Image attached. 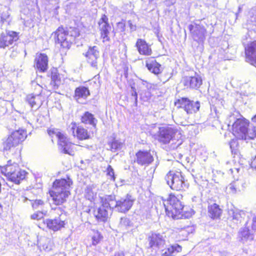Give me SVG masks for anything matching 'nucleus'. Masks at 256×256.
Here are the masks:
<instances>
[{"label": "nucleus", "mask_w": 256, "mask_h": 256, "mask_svg": "<svg viewBox=\"0 0 256 256\" xmlns=\"http://www.w3.org/2000/svg\"><path fill=\"white\" fill-rule=\"evenodd\" d=\"M238 236L241 241L244 243L248 240H252L254 239L253 234L250 232L248 228L244 227L240 229Z\"/></svg>", "instance_id": "33"}, {"label": "nucleus", "mask_w": 256, "mask_h": 256, "mask_svg": "<svg viewBox=\"0 0 256 256\" xmlns=\"http://www.w3.org/2000/svg\"><path fill=\"white\" fill-rule=\"evenodd\" d=\"M70 132L74 136L80 140L88 139L90 136L88 130L80 126H77L75 122H72L69 126Z\"/></svg>", "instance_id": "16"}, {"label": "nucleus", "mask_w": 256, "mask_h": 256, "mask_svg": "<svg viewBox=\"0 0 256 256\" xmlns=\"http://www.w3.org/2000/svg\"><path fill=\"white\" fill-rule=\"evenodd\" d=\"M26 100L32 108H38L42 104L41 96L40 94H28L26 96Z\"/></svg>", "instance_id": "27"}, {"label": "nucleus", "mask_w": 256, "mask_h": 256, "mask_svg": "<svg viewBox=\"0 0 256 256\" xmlns=\"http://www.w3.org/2000/svg\"><path fill=\"white\" fill-rule=\"evenodd\" d=\"M166 214L173 219H181L188 217L183 214L184 204L178 197L170 194L166 200L163 202Z\"/></svg>", "instance_id": "2"}, {"label": "nucleus", "mask_w": 256, "mask_h": 256, "mask_svg": "<svg viewBox=\"0 0 256 256\" xmlns=\"http://www.w3.org/2000/svg\"><path fill=\"white\" fill-rule=\"evenodd\" d=\"M44 240L46 242H50V240L48 238H44Z\"/></svg>", "instance_id": "57"}, {"label": "nucleus", "mask_w": 256, "mask_h": 256, "mask_svg": "<svg viewBox=\"0 0 256 256\" xmlns=\"http://www.w3.org/2000/svg\"><path fill=\"white\" fill-rule=\"evenodd\" d=\"M182 83L187 88L197 89L202 85V80L198 75H195L193 76H186L183 79Z\"/></svg>", "instance_id": "19"}, {"label": "nucleus", "mask_w": 256, "mask_h": 256, "mask_svg": "<svg viewBox=\"0 0 256 256\" xmlns=\"http://www.w3.org/2000/svg\"><path fill=\"white\" fill-rule=\"evenodd\" d=\"M54 210H56L57 212L60 211L62 212V211H63V210L60 207H58L57 208H56Z\"/></svg>", "instance_id": "53"}, {"label": "nucleus", "mask_w": 256, "mask_h": 256, "mask_svg": "<svg viewBox=\"0 0 256 256\" xmlns=\"http://www.w3.org/2000/svg\"><path fill=\"white\" fill-rule=\"evenodd\" d=\"M85 56L88 62L92 67L98 68L97 60L99 58V52L96 46H90L85 54Z\"/></svg>", "instance_id": "17"}, {"label": "nucleus", "mask_w": 256, "mask_h": 256, "mask_svg": "<svg viewBox=\"0 0 256 256\" xmlns=\"http://www.w3.org/2000/svg\"><path fill=\"white\" fill-rule=\"evenodd\" d=\"M153 156L150 151L139 150L136 154L134 162L141 166H148L154 161Z\"/></svg>", "instance_id": "14"}, {"label": "nucleus", "mask_w": 256, "mask_h": 256, "mask_svg": "<svg viewBox=\"0 0 256 256\" xmlns=\"http://www.w3.org/2000/svg\"><path fill=\"white\" fill-rule=\"evenodd\" d=\"M230 215H232V220H233V222L236 224H238L242 222V216L240 212L231 210L230 212Z\"/></svg>", "instance_id": "37"}, {"label": "nucleus", "mask_w": 256, "mask_h": 256, "mask_svg": "<svg viewBox=\"0 0 256 256\" xmlns=\"http://www.w3.org/2000/svg\"><path fill=\"white\" fill-rule=\"evenodd\" d=\"M78 36L77 31L74 30L72 28L66 30L62 26H60L54 32V38L56 43L60 44L63 48L68 49L74 38Z\"/></svg>", "instance_id": "4"}, {"label": "nucleus", "mask_w": 256, "mask_h": 256, "mask_svg": "<svg viewBox=\"0 0 256 256\" xmlns=\"http://www.w3.org/2000/svg\"><path fill=\"white\" fill-rule=\"evenodd\" d=\"M9 15L6 14H2L0 16V25L2 26V24L6 20V18L8 17Z\"/></svg>", "instance_id": "46"}, {"label": "nucleus", "mask_w": 256, "mask_h": 256, "mask_svg": "<svg viewBox=\"0 0 256 256\" xmlns=\"http://www.w3.org/2000/svg\"><path fill=\"white\" fill-rule=\"evenodd\" d=\"M251 166L252 168H254L256 170V156L254 157V160L252 161Z\"/></svg>", "instance_id": "49"}, {"label": "nucleus", "mask_w": 256, "mask_h": 256, "mask_svg": "<svg viewBox=\"0 0 256 256\" xmlns=\"http://www.w3.org/2000/svg\"><path fill=\"white\" fill-rule=\"evenodd\" d=\"M126 30V23L124 21L122 20L116 24V30L118 32H124H124Z\"/></svg>", "instance_id": "41"}, {"label": "nucleus", "mask_w": 256, "mask_h": 256, "mask_svg": "<svg viewBox=\"0 0 256 256\" xmlns=\"http://www.w3.org/2000/svg\"><path fill=\"white\" fill-rule=\"evenodd\" d=\"M136 46L140 54L150 56L152 54V50L150 46L143 39L138 38L136 44Z\"/></svg>", "instance_id": "23"}, {"label": "nucleus", "mask_w": 256, "mask_h": 256, "mask_svg": "<svg viewBox=\"0 0 256 256\" xmlns=\"http://www.w3.org/2000/svg\"><path fill=\"white\" fill-rule=\"evenodd\" d=\"M133 223L129 218L124 216L120 218L119 223V227L125 229L132 226Z\"/></svg>", "instance_id": "36"}, {"label": "nucleus", "mask_w": 256, "mask_h": 256, "mask_svg": "<svg viewBox=\"0 0 256 256\" xmlns=\"http://www.w3.org/2000/svg\"><path fill=\"white\" fill-rule=\"evenodd\" d=\"M94 195L92 188L90 186H87L85 190V196L86 198L92 201L94 199Z\"/></svg>", "instance_id": "39"}, {"label": "nucleus", "mask_w": 256, "mask_h": 256, "mask_svg": "<svg viewBox=\"0 0 256 256\" xmlns=\"http://www.w3.org/2000/svg\"><path fill=\"white\" fill-rule=\"evenodd\" d=\"M81 121L84 124L91 125L94 128L98 122V120L94 117V115L88 112H86L82 116Z\"/></svg>", "instance_id": "30"}, {"label": "nucleus", "mask_w": 256, "mask_h": 256, "mask_svg": "<svg viewBox=\"0 0 256 256\" xmlns=\"http://www.w3.org/2000/svg\"><path fill=\"white\" fill-rule=\"evenodd\" d=\"M245 52L246 61L252 65L256 64V40L248 45Z\"/></svg>", "instance_id": "18"}, {"label": "nucleus", "mask_w": 256, "mask_h": 256, "mask_svg": "<svg viewBox=\"0 0 256 256\" xmlns=\"http://www.w3.org/2000/svg\"><path fill=\"white\" fill-rule=\"evenodd\" d=\"M238 138L232 139L229 142L230 148L232 154L236 155L238 154L239 144L238 142Z\"/></svg>", "instance_id": "35"}, {"label": "nucleus", "mask_w": 256, "mask_h": 256, "mask_svg": "<svg viewBox=\"0 0 256 256\" xmlns=\"http://www.w3.org/2000/svg\"><path fill=\"white\" fill-rule=\"evenodd\" d=\"M106 174L110 176V178L111 180L114 181L116 180V177L114 176V172L113 168L110 165H108L106 168Z\"/></svg>", "instance_id": "42"}, {"label": "nucleus", "mask_w": 256, "mask_h": 256, "mask_svg": "<svg viewBox=\"0 0 256 256\" xmlns=\"http://www.w3.org/2000/svg\"><path fill=\"white\" fill-rule=\"evenodd\" d=\"M178 108H183L188 114H192L197 112L200 108V102L194 101L188 98L182 97L176 100L174 102Z\"/></svg>", "instance_id": "9"}, {"label": "nucleus", "mask_w": 256, "mask_h": 256, "mask_svg": "<svg viewBox=\"0 0 256 256\" xmlns=\"http://www.w3.org/2000/svg\"><path fill=\"white\" fill-rule=\"evenodd\" d=\"M149 86L150 88L152 87L151 84L147 83L146 87L148 89ZM140 95L141 98L144 101H147L151 96L150 92L148 90H142L140 93Z\"/></svg>", "instance_id": "38"}, {"label": "nucleus", "mask_w": 256, "mask_h": 256, "mask_svg": "<svg viewBox=\"0 0 256 256\" xmlns=\"http://www.w3.org/2000/svg\"><path fill=\"white\" fill-rule=\"evenodd\" d=\"M128 24L130 28V32H133L136 30V24H133L132 22L130 20L128 21Z\"/></svg>", "instance_id": "45"}, {"label": "nucleus", "mask_w": 256, "mask_h": 256, "mask_svg": "<svg viewBox=\"0 0 256 256\" xmlns=\"http://www.w3.org/2000/svg\"><path fill=\"white\" fill-rule=\"evenodd\" d=\"M54 219H46L44 221V224H46L47 227L54 231H57L61 228L64 227L65 224L64 221L61 220L60 216Z\"/></svg>", "instance_id": "20"}, {"label": "nucleus", "mask_w": 256, "mask_h": 256, "mask_svg": "<svg viewBox=\"0 0 256 256\" xmlns=\"http://www.w3.org/2000/svg\"><path fill=\"white\" fill-rule=\"evenodd\" d=\"M178 130L176 128L168 125L159 127L156 139L162 144H168L174 138Z\"/></svg>", "instance_id": "8"}, {"label": "nucleus", "mask_w": 256, "mask_h": 256, "mask_svg": "<svg viewBox=\"0 0 256 256\" xmlns=\"http://www.w3.org/2000/svg\"><path fill=\"white\" fill-rule=\"evenodd\" d=\"M90 95L88 88L84 86H80L74 90V98L76 100L80 98L86 99Z\"/></svg>", "instance_id": "29"}, {"label": "nucleus", "mask_w": 256, "mask_h": 256, "mask_svg": "<svg viewBox=\"0 0 256 256\" xmlns=\"http://www.w3.org/2000/svg\"><path fill=\"white\" fill-rule=\"evenodd\" d=\"M146 66L150 72L156 75L162 71L161 64L153 58H149L146 61Z\"/></svg>", "instance_id": "25"}, {"label": "nucleus", "mask_w": 256, "mask_h": 256, "mask_svg": "<svg viewBox=\"0 0 256 256\" xmlns=\"http://www.w3.org/2000/svg\"><path fill=\"white\" fill-rule=\"evenodd\" d=\"M92 240H93V242H93L94 244H97L98 243V242L95 240V238L94 237L92 238Z\"/></svg>", "instance_id": "54"}, {"label": "nucleus", "mask_w": 256, "mask_h": 256, "mask_svg": "<svg viewBox=\"0 0 256 256\" xmlns=\"http://www.w3.org/2000/svg\"><path fill=\"white\" fill-rule=\"evenodd\" d=\"M18 166L17 163L12 164L11 160L8 162L6 166H0V170L2 174L5 175L9 179L11 174H13L16 171L18 170Z\"/></svg>", "instance_id": "24"}, {"label": "nucleus", "mask_w": 256, "mask_h": 256, "mask_svg": "<svg viewBox=\"0 0 256 256\" xmlns=\"http://www.w3.org/2000/svg\"><path fill=\"white\" fill-rule=\"evenodd\" d=\"M230 192H232V194H236L237 192V189L236 188V182H234L230 184L228 188Z\"/></svg>", "instance_id": "43"}, {"label": "nucleus", "mask_w": 256, "mask_h": 256, "mask_svg": "<svg viewBox=\"0 0 256 256\" xmlns=\"http://www.w3.org/2000/svg\"><path fill=\"white\" fill-rule=\"evenodd\" d=\"M46 213V210H38L36 212L31 215L30 218L32 220H40L44 217V216Z\"/></svg>", "instance_id": "40"}, {"label": "nucleus", "mask_w": 256, "mask_h": 256, "mask_svg": "<svg viewBox=\"0 0 256 256\" xmlns=\"http://www.w3.org/2000/svg\"><path fill=\"white\" fill-rule=\"evenodd\" d=\"M26 132L24 130L19 129L14 131L8 138L3 142V150L10 151L14 150L26 139Z\"/></svg>", "instance_id": "5"}, {"label": "nucleus", "mask_w": 256, "mask_h": 256, "mask_svg": "<svg viewBox=\"0 0 256 256\" xmlns=\"http://www.w3.org/2000/svg\"><path fill=\"white\" fill-rule=\"evenodd\" d=\"M20 198L21 200L24 202H26L27 200L30 201L32 208L34 210H44L43 209L44 206V202L43 200H31L24 196H21Z\"/></svg>", "instance_id": "31"}, {"label": "nucleus", "mask_w": 256, "mask_h": 256, "mask_svg": "<svg viewBox=\"0 0 256 256\" xmlns=\"http://www.w3.org/2000/svg\"><path fill=\"white\" fill-rule=\"evenodd\" d=\"M107 196L112 210L124 214L130 210L136 200V198L130 194L118 199L116 198L114 195H108Z\"/></svg>", "instance_id": "3"}, {"label": "nucleus", "mask_w": 256, "mask_h": 256, "mask_svg": "<svg viewBox=\"0 0 256 256\" xmlns=\"http://www.w3.org/2000/svg\"><path fill=\"white\" fill-rule=\"evenodd\" d=\"M18 39V34L14 31L6 30L0 35V48H4L12 45Z\"/></svg>", "instance_id": "13"}, {"label": "nucleus", "mask_w": 256, "mask_h": 256, "mask_svg": "<svg viewBox=\"0 0 256 256\" xmlns=\"http://www.w3.org/2000/svg\"><path fill=\"white\" fill-rule=\"evenodd\" d=\"M102 205L94 211L96 219L100 222H106L108 218V210L112 211V206L108 200L107 196L101 198Z\"/></svg>", "instance_id": "10"}, {"label": "nucleus", "mask_w": 256, "mask_h": 256, "mask_svg": "<svg viewBox=\"0 0 256 256\" xmlns=\"http://www.w3.org/2000/svg\"><path fill=\"white\" fill-rule=\"evenodd\" d=\"M108 144L110 147V150L113 152L120 150L123 146V143L116 138H113L112 141L108 142Z\"/></svg>", "instance_id": "34"}, {"label": "nucleus", "mask_w": 256, "mask_h": 256, "mask_svg": "<svg viewBox=\"0 0 256 256\" xmlns=\"http://www.w3.org/2000/svg\"><path fill=\"white\" fill-rule=\"evenodd\" d=\"M198 198L196 196H194V197L192 198V201H194H194L196 202V200H197Z\"/></svg>", "instance_id": "56"}, {"label": "nucleus", "mask_w": 256, "mask_h": 256, "mask_svg": "<svg viewBox=\"0 0 256 256\" xmlns=\"http://www.w3.org/2000/svg\"><path fill=\"white\" fill-rule=\"evenodd\" d=\"M148 248L152 249H159L166 244L165 236L164 234L152 232L148 238Z\"/></svg>", "instance_id": "12"}, {"label": "nucleus", "mask_w": 256, "mask_h": 256, "mask_svg": "<svg viewBox=\"0 0 256 256\" xmlns=\"http://www.w3.org/2000/svg\"><path fill=\"white\" fill-rule=\"evenodd\" d=\"M252 230H256V216H254L252 218Z\"/></svg>", "instance_id": "47"}, {"label": "nucleus", "mask_w": 256, "mask_h": 256, "mask_svg": "<svg viewBox=\"0 0 256 256\" xmlns=\"http://www.w3.org/2000/svg\"><path fill=\"white\" fill-rule=\"evenodd\" d=\"M72 184V182L68 177L66 179L55 180L53 182L52 189L49 192L54 204L60 205L66 202L70 194V188Z\"/></svg>", "instance_id": "1"}, {"label": "nucleus", "mask_w": 256, "mask_h": 256, "mask_svg": "<svg viewBox=\"0 0 256 256\" xmlns=\"http://www.w3.org/2000/svg\"><path fill=\"white\" fill-rule=\"evenodd\" d=\"M222 210L216 204H213L208 206V216L212 219L219 218L222 214Z\"/></svg>", "instance_id": "28"}, {"label": "nucleus", "mask_w": 256, "mask_h": 256, "mask_svg": "<svg viewBox=\"0 0 256 256\" xmlns=\"http://www.w3.org/2000/svg\"><path fill=\"white\" fill-rule=\"evenodd\" d=\"M42 246L43 249H44L45 250H46V251H49L51 249L50 246H49L48 244L47 245L42 244Z\"/></svg>", "instance_id": "51"}, {"label": "nucleus", "mask_w": 256, "mask_h": 256, "mask_svg": "<svg viewBox=\"0 0 256 256\" xmlns=\"http://www.w3.org/2000/svg\"><path fill=\"white\" fill-rule=\"evenodd\" d=\"M188 29L190 32L193 40L199 44H203L206 39V30L204 26L194 22L189 24Z\"/></svg>", "instance_id": "11"}, {"label": "nucleus", "mask_w": 256, "mask_h": 256, "mask_svg": "<svg viewBox=\"0 0 256 256\" xmlns=\"http://www.w3.org/2000/svg\"><path fill=\"white\" fill-rule=\"evenodd\" d=\"M176 0H166V4L170 6L175 4Z\"/></svg>", "instance_id": "48"}, {"label": "nucleus", "mask_w": 256, "mask_h": 256, "mask_svg": "<svg viewBox=\"0 0 256 256\" xmlns=\"http://www.w3.org/2000/svg\"><path fill=\"white\" fill-rule=\"evenodd\" d=\"M164 179L173 190H181L188 188L181 172L170 170L166 174Z\"/></svg>", "instance_id": "6"}, {"label": "nucleus", "mask_w": 256, "mask_h": 256, "mask_svg": "<svg viewBox=\"0 0 256 256\" xmlns=\"http://www.w3.org/2000/svg\"><path fill=\"white\" fill-rule=\"evenodd\" d=\"M131 89L132 92H131V96L134 97V106H137L138 104V94L136 91V89L134 86H132Z\"/></svg>", "instance_id": "44"}, {"label": "nucleus", "mask_w": 256, "mask_h": 256, "mask_svg": "<svg viewBox=\"0 0 256 256\" xmlns=\"http://www.w3.org/2000/svg\"><path fill=\"white\" fill-rule=\"evenodd\" d=\"M50 78L51 81L50 84V86L52 90H54L58 89L59 86L61 84L62 81V76L58 72L56 68H53L51 69Z\"/></svg>", "instance_id": "21"}, {"label": "nucleus", "mask_w": 256, "mask_h": 256, "mask_svg": "<svg viewBox=\"0 0 256 256\" xmlns=\"http://www.w3.org/2000/svg\"><path fill=\"white\" fill-rule=\"evenodd\" d=\"M26 174L25 170H20L18 168V170L11 174L9 180L16 184H20V182L25 178Z\"/></svg>", "instance_id": "32"}, {"label": "nucleus", "mask_w": 256, "mask_h": 256, "mask_svg": "<svg viewBox=\"0 0 256 256\" xmlns=\"http://www.w3.org/2000/svg\"><path fill=\"white\" fill-rule=\"evenodd\" d=\"M50 136L55 135L58 139V147L59 150L66 154L72 155V144L69 141L67 137L58 129H50L48 130Z\"/></svg>", "instance_id": "7"}, {"label": "nucleus", "mask_w": 256, "mask_h": 256, "mask_svg": "<svg viewBox=\"0 0 256 256\" xmlns=\"http://www.w3.org/2000/svg\"><path fill=\"white\" fill-rule=\"evenodd\" d=\"M34 66L40 72H44L48 69V58L45 54H40L35 59Z\"/></svg>", "instance_id": "22"}, {"label": "nucleus", "mask_w": 256, "mask_h": 256, "mask_svg": "<svg viewBox=\"0 0 256 256\" xmlns=\"http://www.w3.org/2000/svg\"><path fill=\"white\" fill-rule=\"evenodd\" d=\"M182 248L178 244L169 245L161 251V256H173L182 251Z\"/></svg>", "instance_id": "26"}, {"label": "nucleus", "mask_w": 256, "mask_h": 256, "mask_svg": "<svg viewBox=\"0 0 256 256\" xmlns=\"http://www.w3.org/2000/svg\"><path fill=\"white\" fill-rule=\"evenodd\" d=\"M99 28L100 31V36L103 42H109L110 38L108 36L112 30V27L108 22V18L103 14L98 22Z\"/></svg>", "instance_id": "15"}, {"label": "nucleus", "mask_w": 256, "mask_h": 256, "mask_svg": "<svg viewBox=\"0 0 256 256\" xmlns=\"http://www.w3.org/2000/svg\"><path fill=\"white\" fill-rule=\"evenodd\" d=\"M242 10V6H238V12L236 14V18H237L238 16V14Z\"/></svg>", "instance_id": "52"}, {"label": "nucleus", "mask_w": 256, "mask_h": 256, "mask_svg": "<svg viewBox=\"0 0 256 256\" xmlns=\"http://www.w3.org/2000/svg\"><path fill=\"white\" fill-rule=\"evenodd\" d=\"M252 120L253 122L256 123V114L252 118Z\"/></svg>", "instance_id": "55"}, {"label": "nucleus", "mask_w": 256, "mask_h": 256, "mask_svg": "<svg viewBox=\"0 0 256 256\" xmlns=\"http://www.w3.org/2000/svg\"><path fill=\"white\" fill-rule=\"evenodd\" d=\"M114 256H124V254L123 252H118L114 253Z\"/></svg>", "instance_id": "50"}]
</instances>
